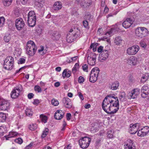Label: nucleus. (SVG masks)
Masks as SVG:
<instances>
[{"label":"nucleus","mask_w":149,"mask_h":149,"mask_svg":"<svg viewBox=\"0 0 149 149\" xmlns=\"http://www.w3.org/2000/svg\"><path fill=\"white\" fill-rule=\"evenodd\" d=\"M119 85V82L118 81H115L111 85V89L113 90H116L118 88Z\"/></svg>","instance_id":"30"},{"label":"nucleus","mask_w":149,"mask_h":149,"mask_svg":"<svg viewBox=\"0 0 149 149\" xmlns=\"http://www.w3.org/2000/svg\"><path fill=\"white\" fill-rule=\"evenodd\" d=\"M99 72V69L97 67L92 69L90 74L89 81L92 83H94L96 81Z\"/></svg>","instance_id":"6"},{"label":"nucleus","mask_w":149,"mask_h":149,"mask_svg":"<svg viewBox=\"0 0 149 149\" xmlns=\"http://www.w3.org/2000/svg\"><path fill=\"white\" fill-rule=\"evenodd\" d=\"M27 22L29 26H34L36 24V17L35 12L33 11L29 12L28 15Z\"/></svg>","instance_id":"5"},{"label":"nucleus","mask_w":149,"mask_h":149,"mask_svg":"<svg viewBox=\"0 0 149 149\" xmlns=\"http://www.w3.org/2000/svg\"><path fill=\"white\" fill-rule=\"evenodd\" d=\"M82 69L83 71L87 72H88V66L87 64H83L82 65Z\"/></svg>","instance_id":"46"},{"label":"nucleus","mask_w":149,"mask_h":149,"mask_svg":"<svg viewBox=\"0 0 149 149\" xmlns=\"http://www.w3.org/2000/svg\"><path fill=\"white\" fill-rule=\"evenodd\" d=\"M6 128L5 125H2L0 127V134L3 135L6 130Z\"/></svg>","instance_id":"40"},{"label":"nucleus","mask_w":149,"mask_h":149,"mask_svg":"<svg viewBox=\"0 0 149 149\" xmlns=\"http://www.w3.org/2000/svg\"><path fill=\"white\" fill-rule=\"evenodd\" d=\"M40 49L38 50V53L39 54L42 55H43L45 54L44 53V47L42 46H41L40 47Z\"/></svg>","instance_id":"47"},{"label":"nucleus","mask_w":149,"mask_h":149,"mask_svg":"<svg viewBox=\"0 0 149 149\" xmlns=\"http://www.w3.org/2000/svg\"><path fill=\"white\" fill-rule=\"evenodd\" d=\"M139 124L136 123L133 125L130 124L129 129V132L131 134H134L138 132Z\"/></svg>","instance_id":"13"},{"label":"nucleus","mask_w":149,"mask_h":149,"mask_svg":"<svg viewBox=\"0 0 149 149\" xmlns=\"http://www.w3.org/2000/svg\"><path fill=\"white\" fill-rule=\"evenodd\" d=\"M13 0H2V3L5 6H8L12 3Z\"/></svg>","instance_id":"36"},{"label":"nucleus","mask_w":149,"mask_h":149,"mask_svg":"<svg viewBox=\"0 0 149 149\" xmlns=\"http://www.w3.org/2000/svg\"><path fill=\"white\" fill-rule=\"evenodd\" d=\"M85 81V79L84 77L80 76L78 79V82L79 84H82Z\"/></svg>","instance_id":"51"},{"label":"nucleus","mask_w":149,"mask_h":149,"mask_svg":"<svg viewBox=\"0 0 149 149\" xmlns=\"http://www.w3.org/2000/svg\"><path fill=\"white\" fill-rule=\"evenodd\" d=\"M36 1V4L38 6H41L44 2L43 1L41 0H38V1H37V0Z\"/></svg>","instance_id":"54"},{"label":"nucleus","mask_w":149,"mask_h":149,"mask_svg":"<svg viewBox=\"0 0 149 149\" xmlns=\"http://www.w3.org/2000/svg\"><path fill=\"white\" fill-rule=\"evenodd\" d=\"M23 90L22 86L18 85L14 88L10 93V96L13 99H16L20 95Z\"/></svg>","instance_id":"4"},{"label":"nucleus","mask_w":149,"mask_h":149,"mask_svg":"<svg viewBox=\"0 0 149 149\" xmlns=\"http://www.w3.org/2000/svg\"><path fill=\"white\" fill-rule=\"evenodd\" d=\"M91 141L90 138L85 136L79 140V143L81 148L84 149L88 146Z\"/></svg>","instance_id":"7"},{"label":"nucleus","mask_w":149,"mask_h":149,"mask_svg":"<svg viewBox=\"0 0 149 149\" xmlns=\"http://www.w3.org/2000/svg\"><path fill=\"white\" fill-rule=\"evenodd\" d=\"M40 103L39 100L38 99H35L34 100L33 103L35 105H37Z\"/></svg>","instance_id":"61"},{"label":"nucleus","mask_w":149,"mask_h":149,"mask_svg":"<svg viewBox=\"0 0 149 149\" xmlns=\"http://www.w3.org/2000/svg\"><path fill=\"white\" fill-rule=\"evenodd\" d=\"M77 95L81 100H84L83 96L81 92H78Z\"/></svg>","instance_id":"59"},{"label":"nucleus","mask_w":149,"mask_h":149,"mask_svg":"<svg viewBox=\"0 0 149 149\" xmlns=\"http://www.w3.org/2000/svg\"><path fill=\"white\" fill-rule=\"evenodd\" d=\"M28 98L29 99H31L33 98L34 96V95L33 93H30L28 95Z\"/></svg>","instance_id":"64"},{"label":"nucleus","mask_w":149,"mask_h":149,"mask_svg":"<svg viewBox=\"0 0 149 149\" xmlns=\"http://www.w3.org/2000/svg\"><path fill=\"white\" fill-rule=\"evenodd\" d=\"M37 127V125L36 124H30L29 126V128L31 130H34L36 129Z\"/></svg>","instance_id":"44"},{"label":"nucleus","mask_w":149,"mask_h":149,"mask_svg":"<svg viewBox=\"0 0 149 149\" xmlns=\"http://www.w3.org/2000/svg\"><path fill=\"white\" fill-rule=\"evenodd\" d=\"M124 148V149H136L135 144L131 139H128L125 142Z\"/></svg>","instance_id":"8"},{"label":"nucleus","mask_w":149,"mask_h":149,"mask_svg":"<svg viewBox=\"0 0 149 149\" xmlns=\"http://www.w3.org/2000/svg\"><path fill=\"white\" fill-rule=\"evenodd\" d=\"M52 38L56 40H58L60 37V35L58 33H55L54 35L53 36Z\"/></svg>","instance_id":"49"},{"label":"nucleus","mask_w":149,"mask_h":149,"mask_svg":"<svg viewBox=\"0 0 149 149\" xmlns=\"http://www.w3.org/2000/svg\"><path fill=\"white\" fill-rule=\"evenodd\" d=\"M13 63H7L6 62H4L3 67L4 68L8 70H11L13 68Z\"/></svg>","instance_id":"26"},{"label":"nucleus","mask_w":149,"mask_h":149,"mask_svg":"<svg viewBox=\"0 0 149 149\" xmlns=\"http://www.w3.org/2000/svg\"><path fill=\"white\" fill-rule=\"evenodd\" d=\"M6 118V113L0 112V123L4 122Z\"/></svg>","instance_id":"31"},{"label":"nucleus","mask_w":149,"mask_h":149,"mask_svg":"<svg viewBox=\"0 0 149 149\" xmlns=\"http://www.w3.org/2000/svg\"><path fill=\"white\" fill-rule=\"evenodd\" d=\"M62 102L64 106L66 108H71L72 106L71 100L68 97H64L62 100Z\"/></svg>","instance_id":"10"},{"label":"nucleus","mask_w":149,"mask_h":149,"mask_svg":"<svg viewBox=\"0 0 149 149\" xmlns=\"http://www.w3.org/2000/svg\"><path fill=\"white\" fill-rule=\"evenodd\" d=\"M10 103L7 101L3 100L0 102V109L5 111L9 108Z\"/></svg>","instance_id":"12"},{"label":"nucleus","mask_w":149,"mask_h":149,"mask_svg":"<svg viewBox=\"0 0 149 149\" xmlns=\"http://www.w3.org/2000/svg\"><path fill=\"white\" fill-rule=\"evenodd\" d=\"M15 22L16 28L18 30H21L24 26V22L23 19L21 18L17 19Z\"/></svg>","instance_id":"11"},{"label":"nucleus","mask_w":149,"mask_h":149,"mask_svg":"<svg viewBox=\"0 0 149 149\" xmlns=\"http://www.w3.org/2000/svg\"><path fill=\"white\" fill-rule=\"evenodd\" d=\"M64 115V112L61 110H57L54 115V118L57 120H60L63 117Z\"/></svg>","instance_id":"19"},{"label":"nucleus","mask_w":149,"mask_h":149,"mask_svg":"<svg viewBox=\"0 0 149 149\" xmlns=\"http://www.w3.org/2000/svg\"><path fill=\"white\" fill-rule=\"evenodd\" d=\"M140 91V90L138 88H136L132 90L129 93L130 98L134 99L136 98L139 94Z\"/></svg>","instance_id":"15"},{"label":"nucleus","mask_w":149,"mask_h":149,"mask_svg":"<svg viewBox=\"0 0 149 149\" xmlns=\"http://www.w3.org/2000/svg\"><path fill=\"white\" fill-rule=\"evenodd\" d=\"M97 34L100 36H101L105 34L103 32V29L102 28H100L98 29Z\"/></svg>","instance_id":"48"},{"label":"nucleus","mask_w":149,"mask_h":149,"mask_svg":"<svg viewBox=\"0 0 149 149\" xmlns=\"http://www.w3.org/2000/svg\"><path fill=\"white\" fill-rule=\"evenodd\" d=\"M79 63H75L72 70V72L73 74H75L76 73L77 71L79 69Z\"/></svg>","instance_id":"35"},{"label":"nucleus","mask_w":149,"mask_h":149,"mask_svg":"<svg viewBox=\"0 0 149 149\" xmlns=\"http://www.w3.org/2000/svg\"><path fill=\"white\" fill-rule=\"evenodd\" d=\"M148 32L147 29L143 27H138L135 30V36L139 38H142L147 36Z\"/></svg>","instance_id":"3"},{"label":"nucleus","mask_w":149,"mask_h":149,"mask_svg":"<svg viewBox=\"0 0 149 149\" xmlns=\"http://www.w3.org/2000/svg\"><path fill=\"white\" fill-rule=\"evenodd\" d=\"M11 39V36L9 34H6L4 37L3 40L4 41L7 43L10 42Z\"/></svg>","instance_id":"34"},{"label":"nucleus","mask_w":149,"mask_h":149,"mask_svg":"<svg viewBox=\"0 0 149 149\" xmlns=\"http://www.w3.org/2000/svg\"><path fill=\"white\" fill-rule=\"evenodd\" d=\"M109 53L108 51L106 49H104L102 52L100 58V61L102 62L106 60L108 57Z\"/></svg>","instance_id":"17"},{"label":"nucleus","mask_w":149,"mask_h":149,"mask_svg":"<svg viewBox=\"0 0 149 149\" xmlns=\"http://www.w3.org/2000/svg\"><path fill=\"white\" fill-rule=\"evenodd\" d=\"M122 39L120 36H118L115 38L114 40V43L116 45H119L122 43Z\"/></svg>","instance_id":"29"},{"label":"nucleus","mask_w":149,"mask_h":149,"mask_svg":"<svg viewBox=\"0 0 149 149\" xmlns=\"http://www.w3.org/2000/svg\"><path fill=\"white\" fill-rule=\"evenodd\" d=\"M149 75L148 73H145L143 74L141 79V82L143 83H144L148 79Z\"/></svg>","instance_id":"27"},{"label":"nucleus","mask_w":149,"mask_h":149,"mask_svg":"<svg viewBox=\"0 0 149 149\" xmlns=\"http://www.w3.org/2000/svg\"><path fill=\"white\" fill-rule=\"evenodd\" d=\"M96 58L95 56L93 55L92 57L88 56L87 57V62L91 65H94L95 64Z\"/></svg>","instance_id":"21"},{"label":"nucleus","mask_w":149,"mask_h":149,"mask_svg":"<svg viewBox=\"0 0 149 149\" xmlns=\"http://www.w3.org/2000/svg\"><path fill=\"white\" fill-rule=\"evenodd\" d=\"M34 89L35 91L39 93H41L42 91L41 88L38 85L35 86L34 87Z\"/></svg>","instance_id":"43"},{"label":"nucleus","mask_w":149,"mask_h":149,"mask_svg":"<svg viewBox=\"0 0 149 149\" xmlns=\"http://www.w3.org/2000/svg\"><path fill=\"white\" fill-rule=\"evenodd\" d=\"M49 132V129L47 128H46L43 131L41 137L42 138L45 137L47 135Z\"/></svg>","instance_id":"41"},{"label":"nucleus","mask_w":149,"mask_h":149,"mask_svg":"<svg viewBox=\"0 0 149 149\" xmlns=\"http://www.w3.org/2000/svg\"><path fill=\"white\" fill-rule=\"evenodd\" d=\"M67 124L65 120H63V127L62 128L61 130L62 131H63L65 130V127L66 125Z\"/></svg>","instance_id":"63"},{"label":"nucleus","mask_w":149,"mask_h":149,"mask_svg":"<svg viewBox=\"0 0 149 149\" xmlns=\"http://www.w3.org/2000/svg\"><path fill=\"white\" fill-rule=\"evenodd\" d=\"M125 93L124 92H121L119 94V98L120 101L123 102L125 99Z\"/></svg>","instance_id":"28"},{"label":"nucleus","mask_w":149,"mask_h":149,"mask_svg":"<svg viewBox=\"0 0 149 149\" xmlns=\"http://www.w3.org/2000/svg\"><path fill=\"white\" fill-rule=\"evenodd\" d=\"M25 113L26 115L28 116H32L33 114V112L30 109L27 108L25 110Z\"/></svg>","instance_id":"38"},{"label":"nucleus","mask_w":149,"mask_h":149,"mask_svg":"<svg viewBox=\"0 0 149 149\" xmlns=\"http://www.w3.org/2000/svg\"><path fill=\"white\" fill-rule=\"evenodd\" d=\"M104 50L103 47L102 46H100L97 49V51L99 52H101L102 53Z\"/></svg>","instance_id":"62"},{"label":"nucleus","mask_w":149,"mask_h":149,"mask_svg":"<svg viewBox=\"0 0 149 149\" xmlns=\"http://www.w3.org/2000/svg\"><path fill=\"white\" fill-rule=\"evenodd\" d=\"M37 50V47L35 43L31 40L28 41L26 47V54L30 56H33Z\"/></svg>","instance_id":"2"},{"label":"nucleus","mask_w":149,"mask_h":149,"mask_svg":"<svg viewBox=\"0 0 149 149\" xmlns=\"http://www.w3.org/2000/svg\"><path fill=\"white\" fill-rule=\"evenodd\" d=\"M75 38L73 34L70 33L68 34L66 37L67 41L69 43H71L73 42Z\"/></svg>","instance_id":"24"},{"label":"nucleus","mask_w":149,"mask_h":149,"mask_svg":"<svg viewBox=\"0 0 149 149\" xmlns=\"http://www.w3.org/2000/svg\"><path fill=\"white\" fill-rule=\"evenodd\" d=\"M5 21V19L4 17H0V27L3 26Z\"/></svg>","instance_id":"45"},{"label":"nucleus","mask_w":149,"mask_h":149,"mask_svg":"<svg viewBox=\"0 0 149 149\" xmlns=\"http://www.w3.org/2000/svg\"><path fill=\"white\" fill-rule=\"evenodd\" d=\"M18 134V133L15 132H9V134L7 136V138H8L15 137H16Z\"/></svg>","instance_id":"33"},{"label":"nucleus","mask_w":149,"mask_h":149,"mask_svg":"<svg viewBox=\"0 0 149 149\" xmlns=\"http://www.w3.org/2000/svg\"><path fill=\"white\" fill-rule=\"evenodd\" d=\"M147 135L141 128V130H138L137 135L140 137H143Z\"/></svg>","instance_id":"37"},{"label":"nucleus","mask_w":149,"mask_h":149,"mask_svg":"<svg viewBox=\"0 0 149 149\" xmlns=\"http://www.w3.org/2000/svg\"><path fill=\"white\" fill-rule=\"evenodd\" d=\"M62 5L61 2L59 1H57L54 3L53 8L55 10H58L62 8Z\"/></svg>","instance_id":"22"},{"label":"nucleus","mask_w":149,"mask_h":149,"mask_svg":"<svg viewBox=\"0 0 149 149\" xmlns=\"http://www.w3.org/2000/svg\"><path fill=\"white\" fill-rule=\"evenodd\" d=\"M71 72L70 70L67 71V69H65L62 73V77L63 79L65 77L69 78L71 75Z\"/></svg>","instance_id":"23"},{"label":"nucleus","mask_w":149,"mask_h":149,"mask_svg":"<svg viewBox=\"0 0 149 149\" xmlns=\"http://www.w3.org/2000/svg\"><path fill=\"white\" fill-rule=\"evenodd\" d=\"M83 24L85 28H88V22L86 20H84L83 22Z\"/></svg>","instance_id":"57"},{"label":"nucleus","mask_w":149,"mask_h":149,"mask_svg":"<svg viewBox=\"0 0 149 149\" xmlns=\"http://www.w3.org/2000/svg\"><path fill=\"white\" fill-rule=\"evenodd\" d=\"M4 62L7 63H13V64L14 59L11 56H8L6 57L4 61Z\"/></svg>","instance_id":"32"},{"label":"nucleus","mask_w":149,"mask_h":149,"mask_svg":"<svg viewBox=\"0 0 149 149\" xmlns=\"http://www.w3.org/2000/svg\"><path fill=\"white\" fill-rule=\"evenodd\" d=\"M70 33L73 32V33H72L73 34V36L76 38L80 37L81 35L80 30L77 28L71 29L70 31Z\"/></svg>","instance_id":"16"},{"label":"nucleus","mask_w":149,"mask_h":149,"mask_svg":"<svg viewBox=\"0 0 149 149\" xmlns=\"http://www.w3.org/2000/svg\"><path fill=\"white\" fill-rule=\"evenodd\" d=\"M141 96L143 97H145L149 94V87L147 86L144 85L141 88Z\"/></svg>","instance_id":"18"},{"label":"nucleus","mask_w":149,"mask_h":149,"mask_svg":"<svg viewBox=\"0 0 149 149\" xmlns=\"http://www.w3.org/2000/svg\"><path fill=\"white\" fill-rule=\"evenodd\" d=\"M40 118L42 122L46 123L47 120V117L43 114H42L40 116Z\"/></svg>","instance_id":"39"},{"label":"nucleus","mask_w":149,"mask_h":149,"mask_svg":"<svg viewBox=\"0 0 149 149\" xmlns=\"http://www.w3.org/2000/svg\"><path fill=\"white\" fill-rule=\"evenodd\" d=\"M119 102L118 97L113 94L107 96L102 103V108L107 113L114 114L119 109Z\"/></svg>","instance_id":"1"},{"label":"nucleus","mask_w":149,"mask_h":149,"mask_svg":"<svg viewBox=\"0 0 149 149\" xmlns=\"http://www.w3.org/2000/svg\"><path fill=\"white\" fill-rule=\"evenodd\" d=\"M52 104L55 106H56L59 104V101L55 98H53L51 101Z\"/></svg>","instance_id":"42"},{"label":"nucleus","mask_w":149,"mask_h":149,"mask_svg":"<svg viewBox=\"0 0 149 149\" xmlns=\"http://www.w3.org/2000/svg\"><path fill=\"white\" fill-rule=\"evenodd\" d=\"M85 17L87 19L89 20H91V19L92 18V15L90 14H89L86 15L85 16Z\"/></svg>","instance_id":"60"},{"label":"nucleus","mask_w":149,"mask_h":149,"mask_svg":"<svg viewBox=\"0 0 149 149\" xmlns=\"http://www.w3.org/2000/svg\"><path fill=\"white\" fill-rule=\"evenodd\" d=\"M114 30V28H111L110 31L107 32L106 33L104 34L106 36H104L103 38H101L102 40H105L107 39V40H108L107 39L109 37H110L111 36L112 33H113Z\"/></svg>","instance_id":"25"},{"label":"nucleus","mask_w":149,"mask_h":149,"mask_svg":"<svg viewBox=\"0 0 149 149\" xmlns=\"http://www.w3.org/2000/svg\"><path fill=\"white\" fill-rule=\"evenodd\" d=\"M139 49V47L138 46H133L127 49V52L129 55H135L137 53Z\"/></svg>","instance_id":"9"},{"label":"nucleus","mask_w":149,"mask_h":149,"mask_svg":"<svg viewBox=\"0 0 149 149\" xmlns=\"http://www.w3.org/2000/svg\"><path fill=\"white\" fill-rule=\"evenodd\" d=\"M127 63L131 66H135L137 64V58L134 56H132L127 60Z\"/></svg>","instance_id":"14"},{"label":"nucleus","mask_w":149,"mask_h":149,"mask_svg":"<svg viewBox=\"0 0 149 149\" xmlns=\"http://www.w3.org/2000/svg\"><path fill=\"white\" fill-rule=\"evenodd\" d=\"M113 132L112 130L108 131L107 132V137L109 138H112L113 137Z\"/></svg>","instance_id":"52"},{"label":"nucleus","mask_w":149,"mask_h":149,"mask_svg":"<svg viewBox=\"0 0 149 149\" xmlns=\"http://www.w3.org/2000/svg\"><path fill=\"white\" fill-rule=\"evenodd\" d=\"M142 129L146 135L149 132V127L148 126H145Z\"/></svg>","instance_id":"50"},{"label":"nucleus","mask_w":149,"mask_h":149,"mask_svg":"<svg viewBox=\"0 0 149 149\" xmlns=\"http://www.w3.org/2000/svg\"><path fill=\"white\" fill-rule=\"evenodd\" d=\"M15 142L19 144H22L23 142L22 139L20 138H19L17 139H16L15 141Z\"/></svg>","instance_id":"56"},{"label":"nucleus","mask_w":149,"mask_h":149,"mask_svg":"<svg viewBox=\"0 0 149 149\" xmlns=\"http://www.w3.org/2000/svg\"><path fill=\"white\" fill-rule=\"evenodd\" d=\"M25 62V59L24 58H20L18 61V63L22 64L24 63Z\"/></svg>","instance_id":"58"},{"label":"nucleus","mask_w":149,"mask_h":149,"mask_svg":"<svg viewBox=\"0 0 149 149\" xmlns=\"http://www.w3.org/2000/svg\"><path fill=\"white\" fill-rule=\"evenodd\" d=\"M14 13L16 17H19L20 15V13L19 11V9L18 8H17L15 10Z\"/></svg>","instance_id":"53"},{"label":"nucleus","mask_w":149,"mask_h":149,"mask_svg":"<svg viewBox=\"0 0 149 149\" xmlns=\"http://www.w3.org/2000/svg\"><path fill=\"white\" fill-rule=\"evenodd\" d=\"M132 19L130 18H127L123 22V26L125 29L129 27L132 24Z\"/></svg>","instance_id":"20"},{"label":"nucleus","mask_w":149,"mask_h":149,"mask_svg":"<svg viewBox=\"0 0 149 149\" xmlns=\"http://www.w3.org/2000/svg\"><path fill=\"white\" fill-rule=\"evenodd\" d=\"M97 131V129L94 126H92L90 128V131L92 133H94Z\"/></svg>","instance_id":"55"}]
</instances>
